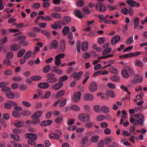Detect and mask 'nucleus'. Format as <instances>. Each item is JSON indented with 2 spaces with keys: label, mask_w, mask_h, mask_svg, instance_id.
<instances>
[{
  "label": "nucleus",
  "mask_w": 147,
  "mask_h": 147,
  "mask_svg": "<svg viewBox=\"0 0 147 147\" xmlns=\"http://www.w3.org/2000/svg\"><path fill=\"white\" fill-rule=\"evenodd\" d=\"M42 115V112L41 111H37L35 112L32 116L31 117L34 119L32 121L34 123H40V119L38 118L40 117Z\"/></svg>",
  "instance_id": "f257e3e1"
},
{
  "label": "nucleus",
  "mask_w": 147,
  "mask_h": 147,
  "mask_svg": "<svg viewBox=\"0 0 147 147\" xmlns=\"http://www.w3.org/2000/svg\"><path fill=\"white\" fill-rule=\"evenodd\" d=\"M122 76L125 78H128L129 76H131L134 74L133 70L131 68H129L127 70L123 69L121 71Z\"/></svg>",
  "instance_id": "f03ea898"
},
{
  "label": "nucleus",
  "mask_w": 147,
  "mask_h": 147,
  "mask_svg": "<svg viewBox=\"0 0 147 147\" xmlns=\"http://www.w3.org/2000/svg\"><path fill=\"white\" fill-rule=\"evenodd\" d=\"M47 82L50 83H54L58 81V79L55 77V75L52 73L48 74L47 76Z\"/></svg>",
  "instance_id": "7ed1b4c3"
},
{
  "label": "nucleus",
  "mask_w": 147,
  "mask_h": 147,
  "mask_svg": "<svg viewBox=\"0 0 147 147\" xmlns=\"http://www.w3.org/2000/svg\"><path fill=\"white\" fill-rule=\"evenodd\" d=\"M95 6L97 10L101 12L104 13L107 10L105 5L101 2L98 3Z\"/></svg>",
  "instance_id": "20e7f679"
},
{
  "label": "nucleus",
  "mask_w": 147,
  "mask_h": 147,
  "mask_svg": "<svg viewBox=\"0 0 147 147\" xmlns=\"http://www.w3.org/2000/svg\"><path fill=\"white\" fill-rule=\"evenodd\" d=\"M79 119L83 122H87L90 121L89 116L85 114H81L78 115Z\"/></svg>",
  "instance_id": "39448f33"
},
{
  "label": "nucleus",
  "mask_w": 147,
  "mask_h": 147,
  "mask_svg": "<svg viewBox=\"0 0 147 147\" xmlns=\"http://www.w3.org/2000/svg\"><path fill=\"white\" fill-rule=\"evenodd\" d=\"M126 3L132 7H138L140 6V4L136 1L132 0H127Z\"/></svg>",
  "instance_id": "423d86ee"
},
{
  "label": "nucleus",
  "mask_w": 147,
  "mask_h": 147,
  "mask_svg": "<svg viewBox=\"0 0 147 147\" xmlns=\"http://www.w3.org/2000/svg\"><path fill=\"white\" fill-rule=\"evenodd\" d=\"M97 87L96 83L93 82L91 83L89 87V89L91 92L95 91L97 90Z\"/></svg>",
  "instance_id": "0eeeda50"
},
{
  "label": "nucleus",
  "mask_w": 147,
  "mask_h": 147,
  "mask_svg": "<svg viewBox=\"0 0 147 147\" xmlns=\"http://www.w3.org/2000/svg\"><path fill=\"white\" fill-rule=\"evenodd\" d=\"M26 137L29 139H32L36 140L37 138V135L35 134L32 133H28L25 135Z\"/></svg>",
  "instance_id": "6e6552de"
},
{
  "label": "nucleus",
  "mask_w": 147,
  "mask_h": 147,
  "mask_svg": "<svg viewBox=\"0 0 147 147\" xmlns=\"http://www.w3.org/2000/svg\"><path fill=\"white\" fill-rule=\"evenodd\" d=\"M21 48V47L16 44H13L10 45L9 47L10 50L13 51H16Z\"/></svg>",
  "instance_id": "1a4fd4ad"
},
{
  "label": "nucleus",
  "mask_w": 147,
  "mask_h": 147,
  "mask_svg": "<svg viewBox=\"0 0 147 147\" xmlns=\"http://www.w3.org/2000/svg\"><path fill=\"white\" fill-rule=\"evenodd\" d=\"M81 95V93L80 92H75L74 95V98L73 100L74 102H78L80 99V97Z\"/></svg>",
  "instance_id": "9d476101"
},
{
  "label": "nucleus",
  "mask_w": 147,
  "mask_h": 147,
  "mask_svg": "<svg viewBox=\"0 0 147 147\" xmlns=\"http://www.w3.org/2000/svg\"><path fill=\"white\" fill-rule=\"evenodd\" d=\"M63 85V82H59L53 85L52 86V88L55 90H58Z\"/></svg>",
  "instance_id": "9b49d317"
},
{
  "label": "nucleus",
  "mask_w": 147,
  "mask_h": 147,
  "mask_svg": "<svg viewBox=\"0 0 147 147\" xmlns=\"http://www.w3.org/2000/svg\"><path fill=\"white\" fill-rule=\"evenodd\" d=\"M83 74V72L82 71H80L78 73L75 72L72 74V77L74 79H77L79 80L81 76Z\"/></svg>",
  "instance_id": "f8f14e48"
},
{
  "label": "nucleus",
  "mask_w": 147,
  "mask_h": 147,
  "mask_svg": "<svg viewBox=\"0 0 147 147\" xmlns=\"http://www.w3.org/2000/svg\"><path fill=\"white\" fill-rule=\"evenodd\" d=\"M120 39V37L118 35L114 36L111 39V43L112 45L115 44L117 43Z\"/></svg>",
  "instance_id": "ddd939ff"
},
{
  "label": "nucleus",
  "mask_w": 147,
  "mask_h": 147,
  "mask_svg": "<svg viewBox=\"0 0 147 147\" xmlns=\"http://www.w3.org/2000/svg\"><path fill=\"white\" fill-rule=\"evenodd\" d=\"M49 84L47 82H44L39 83L38 84V86L42 89H46L49 86Z\"/></svg>",
  "instance_id": "4468645a"
},
{
  "label": "nucleus",
  "mask_w": 147,
  "mask_h": 147,
  "mask_svg": "<svg viewBox=\"0 0 147 147\" xmlns=\"http://www.w3.org/2000/svg\"><path fill=\"white\" fill-rule=\"evenodd\" d=\"M51 71L55 72L57 74H60L62 73V71L59 69L57 66H54L51 69Z\"/></svg>",
  "instance_id": "2eb2a0df"
},
{
  "label": "nucleus",
  "mask_w": 147,
  "mask_h": 147,
  "mask_svg": "<svg viewBox=\"0 0 147 147\" xmlns=\"http://www.w3.org/2000/svg\"><path fill=\"white\" fill-rule=\"evenodd\" d=\"M64 21L62 22L61 24L64 25H66L67 23L70 22L71 21V18L70 17L68 16H65L63 18Z\"/></svg>",
  "instance_id": "dca6fc26"
},
{
  "label": "nucleus",
  "mask_w": 147,
  "mask_h": 147,
  "mask_svg": "<svg viewBox=\"0 0 147 147\" xmlns=\"http://www.w3.org/2000/svg\"><path fill=\"white\" fill-rule=\"evenodd\" d=\"M88 43L87 41H84L82 44V48L83 51H85L87 50L88 48Z\"/></svg>",
  "instance_id": "f3484780"
},
{
  "label": "nucleus",
  "mask_w": 147,
  "mask_h": 147,
  "mask_svg": "<svg viewBox=\"0 0 147 147\" xmlns=\"http://www.w3.org/2000/svg\"><path fill=\"white\" fill-rule=\"evenodd\" d=\"M75 16L79 19H81L83 17V15L80 11L78 10H76L74 11Z\"/></svg>",
  "instance_id": "a211bd4d"
},
{
  "label": "nucleus",
  "mask_w": 147,
  "mask_h": 147,
  "mask_svg": "<svg viewBox=\"0 0 147 147\" xmlns=\"http://www.w3.org/2000/svg\"><path fill=\"white\" fill-rule=\"evenodd\" d=\"M52 123L51 120H47L43 121L41 123L40 125L42 126H46L51 124Z\"/></svg>",
  "instance_id": "6ab92c4d"
},
{
  "label": "nucleus",
  "mask_w": 147,
  "mask_h": 147,
  "mask_svg": "<svg viewBox=\"0 0 147 147\" xmlns=\"http://www.w3.org/2000/svg\"><path fill=\"white\" fill-rule=\"evenodd\" d=\"M52 123L51 120H47L43 121L41 123L40 125L42 126H46L51 124Z\"/></svg>",
  "instance_id": "aec40b11"
},
{
  "label": "nucleus",
  "mask_w": 147,
  "mask_h": 147,
  "mask_svg": "<svg viewBox=\"0 0 147 147\" xmlns=\"http://www.w3.org/2000/svg\"><path fill=\"white\" fill-rule=\"evenodd\" d=\"M51 47H50V46H49V48L51 49L52 48L54 49H56L57 47L58 42L56 40H53L51 42Z\"/></svg>",
  "instance_id": "412c9836"
},
{
  "label": "nucleus",
  "mask_w": 147,
  "mask_h": 147,
  "mask_svg": "<svg viewBox=\"0 0 147 147\" xmlns=\"http://www.w3.org/2000/svg\"><path fill=\"white\" fill-rule=\"evenodd\" d=\"M93 99V96L92 94H88L85 95L84 100H92Z\"/></svg>",
  "instance_id": "4be33fe9"
},
{
  "label": "nucleus",
  "mask_w": 147,
  "mask_h": 147,
  "mask_svg": "<svg viewBox=\"0 0 147 147\" xmlns=\"http://www.w3.org/2000/svg\"><path fill=\"white\" fill-rule=\"evenodd\" d=\"M49 138L51 139H54L56 140H59L60 138L59 136L54 133H51L49 135Z\"/></svg>",
  "instance_id": "5701e85b"
},
{
  "label": "nucleus",
  "mask_w": 147,
  "mask_h": 147,
  "mask_svg": "<svg viewBox=\"0 0 147 147\" xmlns=\"http://www.w3.org/2000/svg\"><path fill=\"white\" fill-rule=\"evenodd\" d=\"M61 51V52H63L65 48V43L64 40H62L61 41L60 44Z\"/></svg>",
  "instance_id": "b1692460"
},
{
  "label": "nucleus",
  "mask_w": 147,
  "mask_h": 147,
  "mask_svg": "<svg viewBox=\"0 0 147 147\" xmlns=\"http://www.w3.org/2000/svg\"><path fill=\"white\" fill-rule=\"evenodd\" d=\"M107 95L113 98L115 96V92L111 90H109L106 92Z\"/></svg>",
  "instance_id": "393cba45"
},
{
  "label": "nucleus",
  "mask_w": 147,
  "mask_h": 147,
  "mask_svg": "<svg viewBox=\"0 0 147 147\" xmlns=\"http://www.w3.org/2000/svg\"><path fill=\"white\" fill-rule=\"evenodd\" d=\"M65 93V91L64 90H62L58 92L57 93L55 97L57 98H58L61 97L63 96Z\"/></svg>",
  "instance_id": "a878e982"
},
{
  "label": "nucleus",
  "mask_w": 147,
  "mask_h": 147,
  "mask_svg": "<svg viewBox=\"0 0 147 147\" xmlns=\"http://www.w3.org/2000/svg\"><path fill=\"white\" fill-rule=\"evenodd\" d=\"M6 96L9 98H13L15 96L14 93L8 91L6 93Z\"/></svg>",
  "instance_id": "bb28decb"
},
{
  "label": "nucleus",
  "mask_w": 147,
  "mask_h": 147,
  "mask_svg": "<svg viewBox=\"0 0 147 147\" xmlns=\"http://www.w3.org/2000/svg\"><path fill=\"white\" fill-rule=\"evenodd\" d=\"M142 76L138 75H136L135 77L134 80L137 82H141L142 81Z\"/></svg>",
  "instance_id": "cd10ccee"
},
{
  "label": "nucleus",
  "mask_w": 147,
  "mask_h": 147,
  "mask_svg": "<svg viewBox=\"0 0 147 147\" xmlns=\"http://www.w3.org/2000/svg\"><path fill=\"white\" fill-rule=\"evenodd\" d=\"M21 115V113L18 111H15L12 113L13 116L15 117H20Z\"/></svg>",
  "instance_id": "c85d7f7f"
},
{
  "label": "nucleus",
  "mask_w": 147,
  "mask_h": 147,
  "mask_svg": "<svg viewBox=\"0 0 147 147\" xmlns=\"http://www.w3.org/2000/svg\"><path fill=\"white\" fill-rule=\"evenodd\" d=\"M24 121H17L15 122V126L16 127H22L24 124Z\"/></svg>",
  "instance_id": "c756f323"
},
{
  "label": "nucleus",
  "mask_w": 147,
  "mask_h": 147,
  "mask_svg": "<svg viewBox=\"0 0 147 147\" xmlns=\"http://www.w3.org/2000/svg\"><path fill=\"white\" fill-rule=\"evenodd\" d=\"M70 30L68 26H65L63 30H62V32L64 36L67 35L68 33Z\"/></svg>",
  "instance_id": "7c9ffc66"
},
{
  "label": "nucleus",
  "mask_w": 147,
  "mask_h": 147,
  "mask_svg": "<svg viewBox=\"0 0 147 147\" xmlns=\"http://www.w3.org/2000/svg\"><path fill=\"white\" fill-rule=\"evenodd\" d=\"M81 43L80 40H78L76 43V49L78 53L80 52L81 49Z\"/></svg>",
  "instance_id": "2f4dec72"
},
{
  "label": "nucleus",
  "mask_w": 147,
  "mask_h": 147,
  "mask_svg": "<svg viewBox=\"0 0 147 147\" xmlns=\"http://www.w3.org/2000/svg\"><path fill=\"white\" fill-rule=\"evenodd\" d=\"M82 11L85 14H89L90 13V11L88 9L87 6H84L82 8Z\"/></svg>",
  "instance_id": "473e14b6"
},
{
  "label": "nucleus",
  "mask_w": 147,
  "mask_h": 147,
  "mask_svg": "<svg viewBox=\"0 0 147 147\" xmlns=\"http://www.w3.org/2000/svg\"><path fill=\"white\" fill-rule=\"evenodd\" d=\"M112 50V49L111 47H109L107 49H106L102 51V54L103 55H105L107 54L110 53Z\"/></svg>",
  "instance_id": "72a5a7b5"
},
{
  "label": "nucleus",
  "mask_w": 147,
  "mask_h": 147,
  "mask_svg": "<svg viewBox=\"0 0 147 147\" xmlns=\"http://www.w3.org/2000/svg\"><path fill=\"white\" fill-rule=\"evenodd\" d=\"M101 110L103 113H108L109 112V109L107 107L103 106L101 107Z\"/></svg>",
  "instance_id": "f704fd0d"
},
{
  "label": "nucleus",
  "mask_w": 147,
  "mask_h": 147,
  "mask_svg": "<svg viewBox=\"0 0 147 147\" xmlns=\"http://www.w3.org/2000/svg\"><path fill=\"white\" fill-rule=\"evenodd\" d=\"M51 66L49 65H47L43 68V71L44 73L48 72L51 69Z\"/></svg>",
  "instance_id": "c9c22d12"
},
{
  "label": "nucleus",
  "mask_w": 147,
  "mask_h": 147,
  "mask_svg": "<svg viewBox=\"0 0 147 147\" xmlns=\"http://www.w3.org/2000/svg\"><path fill=\"white\" fill-rule=\"evenodd\" d=\"M51 16L57 19H60L61 18V15L57 13H52Z\"/></svg>",
  "instance_id": "e433bc0d"
},
{
  "label": "nucleus",
  "mask_w": 147,
  "mask_h": 147,
  "mask_svg": "<svg viewBox=\"0 0 147 147\" xmlns=\"http://www.w3.org/2000/svg\"><path fill=\"white\" fill-rule=\"evenodd\" d=\"M26 51V50L24 49H22L18 52V57H20L23 55Z\"/></svg>",
  "instance_id": "4c0bfd02"
},
{
  "label": "nucleus",
  "mask_w": 147,
  "mask_h": 147,
  "mask_svg": "<svg viewBox=\"0 0 147 147\" xmlns=\"http://www.w3.org/2000/svg\"><path fill=\"white\" fill-rule=\"evenodd\" d=\"M67 99L66 98H64L60 103L59 106V107H61L65 106L66 103Z\"/></svg>",
  "instance_id": "58836bf2"
},
{
  "label": "nucleus",
  "mask_w": 147,
  "mask_h": 147,
  "mask_svg": "<svg viewBox=\"0 0 147 147\" xmlns=\"http://www.w3.org/2000/svg\"><path fill=\"white\" fill-rule=\"evenodd\" d=\"M99 137L98 136L95 135L91 138V141L93 142H96L98 140Z\"/></svg>",
  "instance_id": "ea45409f"
},
{
  "label": "nucleus",
  "mask_w": 147,
  "mask_h": 147,
  "mask_svg": "<svg viewBox=\"0 0 147 147\" xmlns=\"http://www.w3.org/2000/svg\"><path fill=\"white\" fill-rule=\"evenodd\" d=\"M10 136L12 138L17 141H18L20 140V137L18 135L11 134Z\"/></svg>",
  "instance_id": "a19ab883"
},
{
  "label": "nucleus",
  "mask_w": 147,
  "mask_h": 147,
  "mask_svg": "<svg viewBox=\"0 0 147 147\" xmlns=\"http://www.w3.org/2000/svg\"><path fill=\"white\" fill-rule=\"evenodd\" d=\"M135 64L140 67H142L143 65L142 62L140 60H137L135 62Z\"/></svg>",
  "instance_id": "79ce46f5"
},
{
  "label": "nucleus",
  "mask_w": 147,
  "mask_h": 147,
  "mask_svg": "<svg viewBox=\"0 0 147 147\" xmlns=\"http://www.w3.org/2000/svg\"><path fill=\"white\" fill-rule=\"evenodd\" d=\"M55 64L58 66L61 64V59L60 58H59L56 57H55Z\"/></svg>",
  "instance_id": "37998d69"
},
{
  "label": "nucleus",
  "mask_w": 147,
  "mask_h": 147,
  "mask_svg": "<svg viewBox=\"0 0 147 147\" xmlns=\"http://www.w3.org/2000/svg\"><path fill=\"white\" fill-rule=\"evenodd\" d=\"M31 79L33 81H38L41 80V77L38 76H34L31 77Z\"/></svg>",
  "instance_id": "c03bdc74"
},
{
  "label": "nucleus",
  "mask_w": 147,
  "mask_h": 147,
  "mask_svg": "<svg viewBox=\"0 0 147 147\" xmlns=\"http://www.w3.org/2000/svg\"><path fill=\"white\" fill-rule=\"evenodd\" d=\"M109 70L110 72L115 74L117 75L118 74V71L117 69L115 67H111L110 68Z\"/></svg>",
  "instance_id": "a18cd8bd"
},
{
  "label": "nucleus",
  "mask_w": 147,
  "mask_h": 147,
  "mask_svg": "<svg viewBox=\"0 0 147 147\" xmlns=\"http://www.w3.org/2000/svg\"><path fill=\"white\" fill-rule=\"evenodd\" d=\"M13 56V53L11 52H8L6 55L7 59H11Z\"/></svg>",
  "instance_id": "49530a36"
},
{
  "label": "nucleus",
  "mask_w": 147,
  "mask_h": 147,
  "mask_svg": "<svg viewBox=\"0 0 147 147\" xmlns=\"http://www.w3.org/2000/svg\"><path fill=\"white\" fill-rule=\"evenodd\" d=\"M68 78V77L66 76H64L61 77L59 79V82H64L67 80Z\"/></svg>",
  "instance_id": "de8ad7c7"
},
{
  "label": "nucleus",
  "mask_w": 147,
  "mask_h": 147,
  "mask_svg": "<svg viewBox=\"0 0 147 147\" xmlns=\"http://www.w3.org/2000/svg\"><path fill=\"white\" fill-rule=\"evenodd\" d=\"M111 79L113 81L116 82H119L120 81L119 78L115 75L112 76L111 77Z\"/></svg>",
  "instance_id": "09e8293b"
},
{
  "label": "nucleus",
  "mask_w": 147,
  "mask_h": 147,
  "mask_svg": "<svg viewBox=\"0 0 147 147\" xmlns=\"http://www.w3.org/2000/svg\"><path fill=\"white\" fill-rule=\"evenodd\" d=\"M7 40V37H5L0 40V45H3L5 43Z\"/></svg>",
  "instance_id": "8fccbe9b"
},
{
  "label": "nucleus",
  "mask_w": 147,
  "mask_h": 147,
  "mask_svg": "<svg viewBox=\"0 0 147 147\" xmlns=\"http://www.w3.org/2000/svg\"><path fill=\"white\" fill-rule=\"evenodd\" d=\"M133 42V37L131 36L127 39L126 42V43L127 45H129L130 43Z\"/></svg>",
  "instance_id": "3c124183"
},
{
  "label": "nucleus",
  "mask_w": 147,
  "mask_h": 147,
  "mask_svg": "<svg viewBox=\"0 0 147 147\" xmlns=\"http://www.w3.org/2000/svg\"><path fill=\"white\" fill-rule=\"evenodd\" d=\"M71 108L74 111H78L80 109V108L77 105H73L71 107Z\"/></svg>",
  "instance_id": "603ef678"
},
{
  "label": "nucleus",
  "mask_w": 147,
  "mask_h": 147,
  "mask_svg": "<svg viewBox=\"0 0 147 147\" xmlns=\"http://www.w3.org/2000/svg\"><path fill=\"white\" fill-rule=\"evenodd\" d=\"M139 18H136L134 20V27L135 28H136L138 24L139 23Z\"/></svg>",
  "instance_id": "864d4df0"
},
{
  "label": "nucleus",
  "mask_w": 147,
  "mask_h": 147,
  "mask_svg": "<svg viewBox=\"0 0 147 147\" xmlns=\"http://www.w3.org/2000/svg\"><path fill=\"white\" fill-rule=\"evenodd\" d=\"M8 101L10 106V108L12 106L14 107V106H18L17 104L15 102L10 100H9Z\"/></svg>",
  "instance_id": "5fc2aeb1"
},
{
  "label": "nucleus",
  "mask_w": 147,
  "mask_h": 147,
  "mask_svg": "<svg viewBox=\"0 0 147 147\" xmlns=\"http://www.w3.org/2000/svg\"><path fill=\"white\" fill-rule=\"evenodd\" d=\"M130 53L131 57L139 56L141 53L140 52H136L135 53L131 52Z\"/></svg>",
  "instance_id": "6e6d98bb"
},
{
  "label": "nucleus",
  "mask_w": 147,
  "mask_h": 147,
  "mask_svg": "<svg viewBox=\"0 0 147 147\" xmlns=\"http://www.w3.org/2000/svg\"><path fill=\"white\" fill-rule=\"evenodd\" d=\"M3 73L6 75H10L12 74V71L11 70L6 69L4 70Z\"/></svg>",
  "instance_id": "4d7b16f0"
},
{
  "label": "nucleus",
  "mask_w": 147,
  "mask_h": 147,
  "mask_svg": "<svg viewBox=\"0 0 147 147\" xmlns=\"http://www.w3.org/2000/svg\"><path fill=\"white\" fill-rule=\"evenodd\" d=\"M31 54L32 52L31 51H28L24 56V58L26 59L29 58L31 56Z\"/></svg>",
  "instance_id": "13d9d810"
},
{
  "label": "nucleus",
  "mask_w": 147,
  "mask_h": 147,
  "mask_svg": "<svg viewBox=\"0 0 147 147\" xmlns=\"http://www.w3.org/2000/svg\"><path fill=\"white\" fill-rule=\"evenodd\" d=\"M40 6V4L38 3H34L32 6V7L35 9H37L39 8Z\"/></svg>",
  "instance_id": "bf43d9fd"
},
{
  "label": "nucleus",
  "mask_w": 147,
  "mask_h": 147,
  "mask_svg": "<svg viewBox=\"0 0 147 147\" xmlns=\"http://www.w3.org/2000/svg\"><path fill=\"white\" fill-rule=\"evenodd\" d=\"M84 4V2L81 1L80 0L78 1L76 5L78 7H82Z\"/></svg>",
  "instance_id": "052dcab7"
},
{
  "label": "nucleus",
  "mask_w": 147,
  "mask_h": 147,
  "mask_svg": "<svg viewBox=\"0 0 147 147\" xmlns=\"http://www.w3.org/2000/svg\"><path fill=\"white\" fill-rule=\"evenodd\" d=\"M128 57H131L130 53L125 54L123 55H121L119 56V58L120 59H123L125 58H127Z\"/></svg>",
  "instance_id": "680f3d73"
},
{
  "label": "nucleus",
  "mask_w": 147,
  "mask_h": 147,
  "mask_svg": "<svg viewBox=\"0 0 147 147\" xmlns=\"http://www.w3.org/2000/svg\"><path fill=\"white\" fill-rule=\"evenodd\" d=\"M94 124V123L92 122H90L86 123L85 125V127L88 128H90L92 127Z\"/></svg>",
  "instance_id": "e2e57ef3"
},
{
  "label": "nucleus",
  "mask_w": 147,
  "mask_h": 147,
  "mask_svg": "<svg viewBox=\"0 0 147 147\" xmlns=\"http://www.w3.org/2000/svg\"><path fill=\"white\" fill-rule=\"evenodd\" d=\"M94 110L96 112H99L100 111V106L98 105H96L94 107Z\"/></svg>",
  "instance_id": "0e129e2a"
},
{
  "label": "nucleus",
  "mask_w": 147,
  "mask_h": 147,
  "mask_svg": "<svg viewBox=\"0 0 147 147\" xmlns=\"http://www.w3.org/2000/svg\"><path fill=\"white\" fill-rule=\"evenodd\" d=\"M87 141V138L86 137L85 138H83L82 139L81 143L82 144V146H84L85 145Z\"/></svg>",
  "instance_id": "69168bd1"
},
{
  "label": "nucleus",
  "mask_w": 147,
  "mask_h": 147,
  "mask_svg": "<svg viewBox=\"0 0 147 147\" xmlns=\"http://www.w3.org/2000/svg\"><path fill=\"white\" fill-rule=\"evenodd\" d=\"M11 61L7 59H5L3 62V63L4 65H10L11 64Z\"/></svg>",
  "instance_id": "338daca9"
},
{
  "label": "nucleus",
  "mask_w": 147,
  "mask_h": 147,
  "mask_svg": "<svg viewBox=\"0 0 147 147\" xmlns=\"http://www.w3.org/2000/svg\"><path fill=\"white\" fill-rule=\"evenodd\" d=\"M42 33L44 35L46 36L47 38H49L50 37V34L46 30H44L42 32Z\"/></svg>",
  "instance_id": "774afa93"
}]
</instances>
